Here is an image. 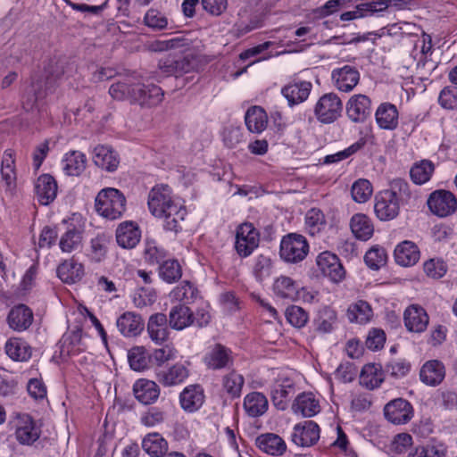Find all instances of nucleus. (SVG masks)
Here are the masks:
<instances>
[{"mask_svg": "<svg viewBox=\"0 0 457 457\" xmlns=\"http://www.w3.org/2000/svg\"><path fill=\"white\" fill-rule=\"evenodd\" d=\"M243 407L248 416L256 418L267 411L269 403L262 393L251 392L245 396Z\"/></svg>", "mask_w": 457, "mask_h": 457, "instance_id": "obj_36", "label": "nucleus"}, {"mask_svg": "<svg viewBox=\"0 0 457 457\" xmlns=\"http://www.w3.org/2000/svg\"><path fill=\"white\" fill-rule=\"evenodd\" d=\"M395 262L404 267L414 265L420 260V250L411 241H403L395 249Z\"/></svg>", "mask_w": 457, "mask_h": 457, "instance_id": "obj_38", "label": "nucleus"}, {"mask_svg": "<svg viewBox=\"0 0 457 457\" xmlns=\"http://www.w3.org/2000/svg\"><path fill=\"white\" fill-rule=\"evenodd\" d=\"M81 241V231L73 227L61 237L59 246L63 253H71L80 245Z\"/></svg>", "mask_w": 457, "mask_h": 457, "instance_id": "obj_61", "label": "nucleus"}, {"mask_svg": "<svg viewBox=\"0 0 457 457\" xmlns=\"http://www.w3.org/2000/svg\"><path fill=\"white\" fill-rule=\"evenodd\" d=\"M198 295L197 288L189 281H182L170 294V296L178 302L188 304L193 303Z\"/></svg>", "mask_w": 457, "mask_h": 457, "instance_id": "obj_55", "label": "nucleus"}, {"mask_svg": "<svg viewBox=\"0 0 457 457\" xmlns=\"http://www.w3.org/2000/svg\"><path fill=\"white\" fill-rule=\"evenodd\" d=\"M127 200L124 194L114 187L101 189L96 197V211L102 217L114 220L126 212Z\"/></svg>", "mask_w": 457, "mask_h": 457, "instance_id": "obj_2", "label": "nucleus"}, {"mask_svg": "<svg viewBox=\"0 0 457 457\" xmlns=\"http://www.w3.org/2000/svg\"><path fill=\"white\" fill-rule=\"evenodd\" d=\"M331 78L334 86L341 92L352 91L360 80V72L351 65H345L332 71Z\"/></svg>", "mask_w": 457, "mask_h": 457, "instance_id": "obj_14", "label": "nucleus"}, {"mask_svg": "<svg viewBox=\"0 0 457 457\" xmlns=\"http://www.w3.org/2000/svg\"><path fill=\"white\" fill-rule=\"evenodd\" d=\"M387 255L383 247L373 246L365 254L364 261L368 267L372 270H378L386 262Z\"/></svg>", "mask_w": 457, "mask_h": 457, "instance_id": "obj_63", "label": "nucleus"}, {"mask_svg": "<svg viewBox=\"0 0 457 457\" xmlns=\"http://www.w3.org/2000/svg\"><path fill=\"white\" fill-rule=\"evenodd\" d=\"M35 192L41 204H49L56 197L57 184L55 179L48 174L39 176L35 184Z\"/></svg>", "mask_w": 457, "mask_h": 457, "instance_id": "obj_26", "label": "nucleus"}, {"mask_svg": "<svg viewBox=\"0 0 457 457\" xmlns=\"http://www.w3.org/2000/svg\"><path fill=\"white\" fill-rule=\"evenodd\" d=\"M385 193L392 197L394 200L398 202V204H407L411 197L412 194L410 189L409 183L402 179H395L389 182V187L383 190Z\"/></svg>", "mask_w": 457, "mask_h": 457, "instance_id": "obj_49", "label": "nucleus"}, {"mask_svg": "<svg viewBox=\"0 0 457 457\" xmlns=\"http://www.w3.org/2000/svg\"><path fill=\"white\" fill-rule=\"evenodd\" d=\"M147 204L150 212L163 220L166 230H179V221L185 219L187 211L180 201L172 195L171 188L168 185L154 187L149 192Z\"/></svg>", "mask_w": 457, "mask_h": 457, "instance_id": "obj_1", "label": "nucleus"}, {"mask_svg": "<svg viewBox=\"0 0 457 457\" xmlns=\"http://www.w3.org/2000/svg\"><path fill=\"white\" fill-rule=\"evenodd\" d=\"M12 423L15 428L17 440L23 445H31L38 439L39 428L27 413H16Z\"/></svg>", "mask_w": 457, "mask_h": 457, "instance_id": "obj_9", "label": "nucleus"}, {"mask_svg": "<svg viewBox=\"0 0 457 457\" xmlns=\"http://www.w3.org/2000/svg\"><path fill=\"white\" fill-rule=\"evenodd\" d=\"M62 170L68 176H79L86 169L87 157L79 151H70L62 161Z\"/></svg>", "mask_w": 457, "mask_h": 457, "instance_id": "obj_40", "label": "nucleus"}, {"mask_svg": "<svg viewBox=\"0 0 457 457\" xmlns=\"http://www.w3.org/2000/svg\"><path fill=\"white\" fill-rule=\"evenodd\" d=\"M298 286L293 278L282 275L274 280L272 290L279 298L295 301L297 299Z\"/></svg>", "mask_w": 457, "mask_h": 457, "instance_id": "obj_44", "label": "nucleus"}, {"mask_svg": "<svg viewBox=\"0 0 457 457\" xmlns=\"http://www.w3.org/2000/svg\"><path fill=\"white\" fill-rule=\"evenodd\" d=\"M434 170L435 166L431 161L422 160L411 167L410 175L415 184L422 185L430 179Z\"/></svg>", "mask_w": 457, "mask_h": 457, "instance_id": "obj_56", "label": "nucleus"}, {"mask_svg": "<svg viewBox=\"0 0 457 457\" xmlns=\"http://www.w3.org/2000/svg\"><path fill=\"white\" fill-rule=\"evenodd\" d=\"M167 418L166 412L160 407L153 406L140 415L141 425L146 428H154L164 423Z\"/></svg>", "mask_w": 457, "mask_h": 457, "instance_id": "obj_58", "label": "nucleus"}, {"mask_svg": "<svg viewBox=\"0 0 457 457\" xmlns=\"http://www.w3.org/2000/svg\"><path fill=\"white\" fill-rule=\"evenodd\" d=\"M169 324L176 330H182L194 324V314L187 305H176L170 312Z\"/></svg>", "mask_w": 457, "mask_h": 457, "instance_id": "obj_41", "label": "nucleus"}, {"mask_svg": "<svg viewBox=\"0 0 457 457\" xmlns=\"http://www.w3.org/2000/svg\"><path fill=\"white\" fill-rule=\"evenodd\" d=\"M4 351L8 357L15 361H28L32 356V347L19 337L9 338L5 343Z\"/></svg>", "mask_w": 457, "mask_h": 457, "instance_id": "obj_33", "label": "nucleus"}, {"mask_svg": "<svg viewBox=\"0 0 457 457\" xmlns=\"http://www.w3.org/2000/svg\"><path fill=\"white\" fill-rule=\"evenodd\" d=\"M141 231L133 221L121 222L116 229L117 244L124 249L134 248L140 241Z\"/></svg>", "mask_w": 457, "mask_h": 457, "instance_id": "obj_19", "label": "nucleus"}, {"mask_svg": "<svg viewBox=\"0 0 457 457\" xmlns=\"http://www.w3.org/2000/svg\"><path fill=\"white\" fill-rule=\"evenodd\" d=\"M119 331L127 337H136L144 328V322L140 315L127 312L120 315L116 321Z\"/></svg>", "mask_w": 457, "mask_h": 457, "instance_id": "obj_29", "label": "nucleus"}, {"mask_svg": "<svg viewBox=\"0 0 457 457\" xmlns=\"http://www.w3.org/2000/svg\"><path fill=\"white\" fill-rule=\"evenodd\" d=\"M260 234L252 223L239 225L236 231L235 249L240 257L245 258L258 247Z\"/></svg>", "mask_w": 457, "mask_h": 457, "instance_id": "obj_5", "label": "nucleus"}, {"mask_svg": "<svg viewBox=\"0 0 457 457\" xmlns=\"http://www.w3.org/2000/svg\"><path fill=\"white\" fill-rule=\"evenodd\" d=\"M292 409L295 414H301L303 417H313L320 411L319 400L312 393L299 395L295 398Z\"/></svg>", "mask_w": 457, "mask_h": 457, "instance_id": "obj_34", "label": "nucleus"}, {"mask_svg": "<svg viewBox=\"0 0 457 457\" xmlns=\"http://www.w3.org/2000/svg\"><path fill=\"white\" fill-rule=\"evenodd\" d=\"M133 393L139 403L148 405L157 401L160 395V388L154 381L141 378L133 385Z\"/></svg>", "mask_w": 457, "mask_h": 457, "instance_id": "obj_23", "label": "nucleus"}, {"mask_svg": "<svg viewBox=\"0 0 457 457\" xmlns=\"http://www.w3.org/2000/svg\"><path fill=\"white\" fill-rule=\"evenodd\" d=\"M109 238L104 234H98L91 238L89 245L86 248V256L91 262H104L108 253Z\"/></svg>", "mask_w": 457, "mask_h": 457, "instance_id": "obj_37", "label": "nucleus"}, {"mask_svg": "<svg viewBox=\"0 0 457 457\" xmlns=\"http://www.w3.org/2000/svg\"><path fill=\"white\" fill-rule=\"evenodd\" d=\"M342 110V101L337 95L328 93L318 100L314 113L320 122L332 123L341 115Z\"/></svg>", "mask_w": 457, "mask_h": 457, "instance_id": "obj_7", "label": "nucleus"}, {"mask_svg": "<svg viewBox=\"0 0 457 457\" xmlns=\"http://www.w3.org/2000/svg\"><path fill=\"white\" fill-rule=\"evenodd\" d=\"M295 392L296 384L292 374L288 371L278 372L270 390L274 406L278 410H286Z\"/></svg>", "mask_w": 457, "mask_h": 457, "instance_id": "obj_3", "label": "nucleus"}, {"mask_svg": "<svg viewBox=\"0 0 457 457\" xmlns=\"http://www.w3.org/2000/svg\"><path fill=\"white\" fill-rule=\"evenodd\" d=\"M33 319L34 316L30 308L25 304H18L10 310L7 323L12 330L22 332L31 326Z\"/></svg>", "mask_w": 457, "mask_h": 457, "instance_id": "obj_18", "label": "nucleus"}, {"mask_svg": "<svg viewBox=\"0 0 457 457\" xmlns=\"http://www.w3.org/2000/svg\"><path fill=\"white\" fill-rule=\"evenodd\" d=\"M384 381V374L380 365L369 363L363 366L360 374V384L369 390L380 386Z\"/></svg>", "mask_w": 457, "mask_h": 457, "instance_id": "obj_42", "label": "nucleus"}, {"mask_svg": "<svg viewBox=\"0 0 457 457\" xmlns=\"http://www.w3.org/2000/svg\"><path fill=\"white\" fill-rule=\"evenodd\" d=\"M320 429L319 425L312 420H304L297 423L291 435L295 445L301 447H310L320 439Z\"/></svg>", "mask_w": 457, "mask_h": 457, "instance_id": "obj_11", "label": "nucleus"}, {"mask_svg": "<svg viewBox=\"0 0 457 457\" xmlns=\"http://www.w3.org/2000/svg\"><path fill=\"white\" fill-rule=\"evenodd\" d=\"M287 320L295 328H303L306 325L309 316L308 313L301 307L296 305L289 306L286 309Z\"/></svg>", "mask_w": 457, "mask_h": 457, "instance_id": "obj_64", "label": "nucleus"}, {"mask_svg": "<svg viewBox=\"0 0 457 457\" xmlns=\"http://www.w3.org/2000/svg\"><path fill=\"white\" fill-rule=\"evenodd\" d=\"M370 99L365 95H354L346 104V114L355 123L363 122L370 114Z\"/></svg>", "mask_w": 457, "mask_h": 457, "instance_id": "obj_16", "label": "nucleus"}, {"mask_svg": "<svg viewBox=\"0 0 457 457\" xmlns=\"http://www.w3.org/2000/svg\"><path fill=\"white\" fill-rule=\"evenodd\" d=\"M158 274L163 281L171 284L181 278L182 268L177 260H166L159 265Z\"/></svg>", "mask_w": 457, "mask_h": 457, "instance_id": "obj_54", "label": "nucleus"}, {"mask_svg": "<svg viewBox=\"0 0 457 457\" xmlns=\"http://www.w3.org/2000/svg\"><path fill=\"white\" fill-rule=\"evenodd\" d=\"M401 205L383 190L375 195L374 212L376 216L383 221L395 219L400 212Z\"/></svg>", "mask_w": 457, "mask_h": 457, "instance_id": "obj_15", "label": "nucleus"}, {"mask_svg": "<svg viewBox=\"0 0 457 457\" xmlns=\"http://www.w3.org/2000/svg\"><path fill=\"white\" fill-rule=\"evenodd\" d=\"M137 79L134 76H127L112 84L109 88L110 96L115 100H132V93Z\"/></svg>", "mask_w": 457, "mask_h": 457, "instance_id": "obj_43", "label": "nucleus"}, {"mask_svg": "<svg viewBox=\"0 0 457 457\" xmlns=\"http://www.w3.org/2000/svg\"><path fill=\"white\" fill-rule=\"evenodd\" d=\"M168 319L164 313H155L150 316L147 323V332L152 341L161 345L168 339Z\"/></svg>", "mask_w": 457, "mask_h": 457, "instance_id": "obj_31", "label": "nucleus"}, {"mask_svg": "<svg viewBox=\"0 0 457 457\" xmlns=\"http://www.w3.org/2000/svg\"><path fill=\"white\" fill-rule=\"evenodd\" d=\"M166 256V253L162 248L157 245L154 240L146 239L144 250L145 261L152 265L161 264Z\"/></svg>", "mask_w": 457, "mask_h": 457, "instance_id": "obj_62", "label": "nucleus"}, {"mask_svg": "<svg viewBox=\"0 0 457 457\" xmlns=\"http://www.w3.org/2000/svg\"><path fill=\"white\" fill-rule=\"evenodd\" d=\"M162 88L154 84H144L138 79L132 93V104H137L143 108H152L162 102Z\"/></svg>", "mask_w": 457, "mask_h": 457, "instance_id": "obj_8", "label": "nucleus"}, {"mask_svg": "<svg viewBox=\"0 0 457 457\" xmlns=\"http://www.w3.org/2000/svg\"><path fill=\"white\" fill-rule=\"evenodd\" d=\"M412 436L408 433H400L394 436L391 441L388 451L392 457H399L405 453L412 445Z\"/></svg>", "mask_w": 457, "mask_h": 457, "instance_id": "obj_60", "label": "nucleus"}, {"mask_svg": "<svg viewBox=\"0 0 457 457\" xmlns=\"http://www.w3.org/2000/svg\"><path fill=\"white\" fill-rule=\"evenodd\" d=\"M142 448L151 457H162L168 451V443L159 433H150L144 437Z\"/></svg>", "mask_w": 457, "mask_h": 457, "instance_id": "obj_51", "label": "nucleus"}, {"mask_svg": "<svg viewBox=\"0 0 457 457\" xmlns=\"http://www.w3.org/2000/svg\"><path fill=\"white\" fill-rule=\"evenodd\" d=\"M256 445L263 453L280 456L287 450V445L282 437L273 433H266L256 438Z\"/></svg>", "mask_w": 457, "mask_h": 457, "instance_id": "obj_32", "label": "nucleus"}, {"mask_svg": "<svg viewBox=\"0 0 457 457\" xmlns=\"http://www.w3.org/2000/svg\"><path fill=\"white\" fill-rule=\"evenodd\" d=\"M130 368L135 371H142L148 367L149 357L143 346H135L128 353Z\"/></svg>", "mask_w": 457, "mask_h": 457, "instance_id": "obj_57", "label": "nucleus"}, {"mask_svg": "<svg viewBox=\"0 0 457 457\" xmlns=\"http://www.w3.org/2000/svg\"><path fill=\"white\" fill-rule=\"evenodd\" d=\"M373 187L371 183L365 179H357L351 187V195L354 202L366 203L372 195Z\"/></svg>", "mask_w": 457, "mask_h": 457, "instance_id": "obj_59", "label": "nucleus"}, {"mask_svg": "<svg viewBox=\"0 0 457 457\" xmlns=\"http://www.w3.org/2000/svg\"><path fill=\"white\" fill-rule=\"evenodd\" d=\"M244 385H245L244 376L236 370H231L228 373L222 376V378H221L222 390L231 399L240 397Z\"/></svg>", "mask_w": 457, "mask_h": 457, "instance_id": "obj_50", "label": "nucleus"}, {"mask_svg": "<svg viewBox=\"0 0 457 457\" xmlns=\"http://www.w3.org/2000/svg\"><path fill=\"white\" fill-rule=\"evenodd\" d=\"M189 371L182 363H176L166 370L157 373V380L164 386H173L183 383Z\"/></svg>", "mask_w": 457, "mask_h": 457, "instance_id": "obj_35", "label": "nucleus"}, {"mask_svg": "<svg viewBox=\"0 0 457 457\" xmlns=\"http://www.w3.org/2000/svg\"><path fill=\"white\" fill-rule=\"evenodd\" d=\"M445 377V367L438 360L426 361L420 371V380L429 386H436L443 382Z\"/></svg>", "mask_w": 457, "mask_h": 457, "instance_id": "obj_22", "label": "nucleus"}, {"mask_svg": "<svg viewBox=\"0 0 457 457\" xmlns=\"http://www.w3.org/2000/svg\"><path fill=\"white\" fill-rule=\"evenodd\" d=\"M372 309L370 305L362 300L356 302L349 306L347 318L351 322L367 323L372 317Z\"/></svg>", "mask_w": 457, "mask_h": 457, "instance_id": "obj_53", "label": "nucleus"}, {"mask_svg": "<svg viewBox=\"0 0 457 457\" xmlns=\"http://www.w3.org/2000/svg\"><path fill=\"white\" fill-rule=\"evenodd\" d=\"M245 125L250 132L262 133L268 125V115L260 106L249 108L245 115Z\"/></svg>", "mask_w": 457, "mask_h": 457, "instance_id": "obj_46", "label": "nucleus"}, {"mask_svg": "<svg viewBox=\"0 0 457 457\" xmlns=\"http://www.w3.org/2000/svg\"><path fill=\"white\" fill-rule=\"evenodd\" d=\"M204 362L210 369L221 370L232 366L234 358L229 348L216 344L205 355Z\"/></svg>", "mask_w": 457, "mask_h": 457, "instance_id": "obj_21", "label": "nucleus"}, {"mask_svg": "<svg viewBox=\"0 0 457 457\" xmlns=\"http://www.w3.org/2000/svg\"><path fill=\"white\" fill-rule=\"evenodd\" d=\"M204 398V392L201 386L190 385L180 393L179 403L185 411L195 412L202 407Z\"/></svg>", "mask_w": 457, "mask_h": 457, "instance_id": "obj_20", "label": "nucleus"}, {"mask_svg": "<svg viewBox=\"0 0 457 457\" xmlns=\"http://www.w3.org/2000/svg\"><path fill=\"white\" fill-rule=\"evenodd\" d=\"M309 252L306 238L300 234L290 233L284 236L280 242V257L287 262L297 263L302 262Z\"/></svg>", "mask_w": 457, "mask_h": 457, "instance_id": "obj_4", "label": "nucleus"}, {"mask_svg": "<svg viewBox=\"0 0 457 457\" xmlns=\"http://www.w3.org/2000/svg\"><path fill=\"white\" fill-rule=\"evenodd\" d=\"M94 163L101 169L112 172L120 164L118 154L107 145H97L93 152Z\"/></svg>", "mask_w": 457, "mask_h": 457, "instance_id": "obj_27", "label": "nucleus"}, {"mask_svg": "<svg viewBox=\"0 0 457 457\" xmlns=\"http://www.w3.org/2000/svg\"><path fill=\"white\" fill-rule=\"evenodd\" d=\"M337 317V312L326 306L320 309L313 320L314 328L320 334H328L334 330Z\"/></svg>", "mask_w": 457, "mask_h": 457, "instance_id": "obj_52", "label": "nucleus"}, {"mask_svg": "<svg viewBox=\"0 0 457 457\" xmlns=\"http://www.w3.org/2000/svg\"><path fill=\"white\" fill-rule=\"evenodd\" d=\"M1 176L7 190H12L16 186V170L14 153L11 149L4 152L1 163Z\"/></svg>", "mask_w": 457, "mask_h": 457, "instance_id": "obj_45", "label": "nucleus"}, {"mask_svg": "<svg viewBox=\"0 0 457 457\" xmlns=\"http://www.w3.org/2000/svg\"><path fill=\"white\" fill-rule=\"evenodd\" d=\"M57 275L64 283L73 284L84 276V266L74 259H69L58 266Z\"/></svg>", "mask_w": 457, "mask_h": 457, "instance_id": "obj_39", "label": "nucleus"}, {"mask_svg": "<svg viewBox=\"0 0 457 457\" xmlns=\"http://www.w3.org/2000/svg\"><path fill=\"white\" fill-rule=\"evenodd\" d=\"M159 68L162 73L168 76L179 77L189 72L193 69V64L187 56L179 58L168 56L160 60Z\"/></svg>", "mask_w": 457, "mask_h": 457, "instance_id": "obj_30", "label": "nucleus"}, {"mask_svg": "<svg viewBox=\"0 0 457 457\" xmlns=\"http://www.w3.org/2000/svg\"><path fill=\"white\" fill-rule=\"evenodd\" d=\"M350 227L355 237L363 241L370 239L374 232L370 219L362 213H356L352 217Z\"/></svg>", "mask_w": 457, "mask_h": 457, "instance_id": "obj_47", "label": "nucleus"}, {"mask_svg": "<svg viewBox=\"0 0 457 457\" xmlns=\"http://www.w3.org/2000/svg\"><path fill=\"white\" fill-rule=\"evenodd\" d=\"M403 320L407 330L414 333H422L427 329L429 318L422 307L413 304L404 311Z\"/></svg>", "mask_w": 457, "mask_h": 457, "instance_id": "obj_17", "label": "nucleus"}, {"mask_svg": "<svg viewBox=\"0 0 457 457\" xmlns=\"http://www.w3.org/2000/svg\"><path fill=\"white\" fill-rule=\"evenodd\" d=\"M327 226L324 213L318 208L310 209L305 214L304 228L311 237H317L322 233Z\"/></svg>", "mask_w": 457, "mask_h": 457, "instance_id": "obj_48", "label": "nucleus"}, {"mask_svg": "<svg viewBox=\"0 0 457 457\" xmlns=\"http://www.w3.org/2000/svg\"><path fill=\"white\" fill-rule=\"evenodd\" d=\"M317 266L321 273L333 282H339L345 278V270L338 257L331 252L325 251L317 256Z\"/></svg>", "mask_w": 457, "mask_h": 457, "instance_id": "obj_12", "label": "nucleus"}, {"mask_svg": "<svg viewBox=\"0 0 457 457\" xmlns=\"http://www.w3.org/2000/svg\"><path fill=\"white\" fill-rule=\"evenodd\" d=\"M375 119L378 126L386 130H394L399 123V112L396 106L386 102L378 105Z\"/></svg>", "mask_w": 457, "mask_h": 457, "instance_id": "obj_24", "label": "nucleus"}, {"mask_svg": "<svg viewBox=\"0 0 457 457\" xmlns=\"http://www.w3.org/2000/svg\"><path fill=\"white\" fill-rule=\"evenodd\" d=\"M414 411L410 402L403 398H396L384 407L385 418L395 425L408 423L413 417Z\"/></svg>", "mask_w": 457, "mask_h": 457, "instance_id": "obj_10", "label": "nucleus"}, {"mask_svg": "<svg viewBox=\"0 0 457 457\" xmlns=\"http://www.w3.org/2000/svg\"><path fill=\"white\" fill-rule=\"evenodd\" d=\"M312 83L303 80H295L286 85L282 89V95L287 98L289 105L304 102L312 90Z\"/></svg>", "mask_w": 457, "mask_h": 457, "instance_id": "obj_25", "label": "nucleus"}, {"mask_svg": "<svg viewBox=\"0 0 457 457\" xmlns=\"http://www.w3.org/2000/svg\"><path fill=\"white\" fill-rule=\"evenodd\" d=\"M391 0H377L358 4L353 11L345 12L340 15V20L349 21L356 19H363L374 16L385 12L390 5Z\"/></svg>", "mask_w": 457, "mask_h": 457, "instance_id": "obj_13", "label": "nucleus"}, {"mask_svg": "<svg viewBox=\"0 0 457 457\" xmlns=\"http://www.w3.org/2000/svg\"><path fill=\"white\" fill-rule=\"evenodd\" d=\"M82 342V330L76 328L66 332L60 341V352L63 357L76 355L85 351Z\"/></svg>", "mask_w": 457, "mask_h": 457, "instance_id": "obj_28", "label": "nucleus"}, {"mask_svg": "<svg viewBox=\"0 0 457 457\" xmlns=\"http://www.w3.org/2000/svg\"><path fill=\"white\" fill-rule=\"evenodd\" d=\"M427 204L429 211L440 218L447 217L457 210L455 195L445 189L433 191L427 200Z\"/></svg>", "mask_w": 457, "mask_h": 457, "instance_id": "obj_6", "label": "nucleus"}]
</instances>
